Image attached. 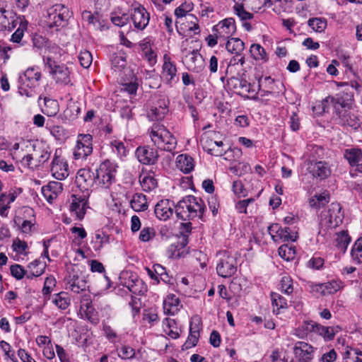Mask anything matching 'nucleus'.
<instances>
[{"label": "nucleus", "instance_id": "5", "mask_svg": "<svg viewBox=\"0 0 362 362\" xmlns=\"http://www.w3.org/2000/svg\"><path fill=\"white\" fill-rule=\"evenodd\" d=\"M72 12L64 4H57L47 9V23L49 28H63L67 25Z\"/></svg>", "mask_w": 362, "mask_h": 362}, {"label": "nucleus", "instance_id": "12", "mask_svg": "<svg viewBox=\"0 0 362 362\" xmlns=\"http://www.w3.org/2000/svg\"><path fill=\"white\" fill-rule=\"evenodd\" d=\"M267 230L275 242L279 240L283 242H295L298 239V231L296 227L282 228L279 223H272L268 227Z\"/></svg>", "mask_w": 362, "mask_h": 362}, {"label": "nucleus", "instance_id": "64", "mask_svg": "<svg viewBox=\"0 0 362 362\" xmlns=\"http://www.w3.org/2000/svg\"><path fill=\"white\" fill-rule=\"evenodd\" d=\"M293 281L290 276H284L281 278L280 281L281 291L286 294H291L293 291Z\"/></svg>", "mask_w": 362, "mask_h": 362}, {"label": "nucleus", "instance_id": "52", "mask_svg": "<svg viewBox=\"0 0 362 362\" xmlns=\"http://www.w3.org/2000/svg\"><path fill=\"white\" fill-rule=\"evenodd\" d=\"M145 269L150 278L156 281V284H159V277L165 272V268L159 264H155L151 268L146 267Z\"/></svg>", "mask_w": 362, "mask_h": 362}, {"label": "nucleus", "instance_id": "1", "mask_svg": "<svg viewBox=\"0 0 362 362\" xmlns=\"http://www.w3.org/2000/svg\"><path fill=\"white\" fill-rule=\"evenodd\" d=\"M175 212L176 217L183 221H190L196 218H202L204 206L194 196H187L176 205L169 199H162L155 206L154 213L161 221H166Z\"/></svg>", "mask_w": 362, "mask_h": 362}, {"label": "nucleus", "instance_id": "28", "mask_svg": "<svg viewBox=\"0 0 362 362\" xmlns=\"http://www.w3.org/2000/svg\"><path fill=\"white\" fill-rule=\"evenodd\" d=\"M185 19V24L177 23L175 22V26L177 31L180 34L185 35L186 33L190 34L191 32H194V34L200 33V28L198 23H196L197 18L193 15H189Z\"/></svg>", "mask_w": 362, "mask_h": 362}, {"label": "nucleus", "instance_id": "10", "mask_svg": "<svg viewBox=\"0 0 362 362\" xmlns=\"http://www.w3.org/2000/svg\"><path fill=\"white\" fill-rule=\"evenodd\" d=\"M192 223L190 221L181 223L179 226L178 240L170 245L169 250L171 251V257L180 258L184 252V249L188 243V237L191 233Z\"/></svg>", "mask_w": 362, "mask_h": 362}, {"label": "nucleus", "instance_id": "25", "mask_svg": "<svg viewBox=\"0 0 362 362\" xmlns=\"http://www.w3.org/2000/svg\"><path fill=\"white\" fill-rule=\"evenodd\" d=\"M62 190V184L57 181L49 182L47 185L43 186L41 189L42 195L49 204H52L57 198Z\"/></svg>", "mask_w": 362, "mask_h": 362}, {"label": "nucleus", "instance_id": "63", "mask_svg": "<svg viewBox=\"0 0 362 362\" xmlns=\"http://www.w3.org/2000/svg\"><path fill=\"white\" fill-rule=\"evenodd\" d=\"M78 60L81 65L83 68H88L90 66L93 61V57L90 52L86 49L81 51L78 55Z\"/></svg>", "mask_w": 362, "mask_h": 362}, {"label": "nucleus", "instance_id": "61", "mask_svg": "<svg viewBox=\"0 0 362 362\" xmlns=\"http://www.w3.org/2000/svg\"><path fill=\"white\" fill-rule=\"evenodd\" d=\"M11 274L17 280L22 279L24 276L27 278V270L23 266L14 264L10 267Z\"/></svg>", "mask_w": 362, "mask_h": 362}, {"label": "nucleus", "instance_id": "56", "mask_svg": "<svg viewBox=\"0 0 362 362\" xmlns=\"http://www.w3.org/2000/svg\"><path fill=\"white\" fill-rule=\"evenodd\" d=\"M308 24L315 32L321 33L327 27V21L322 18H313L308 20Z\"/></svg>", "mask_w": 362, "mask_h": 362}, {"label": "nucleus", "instance_id": "32", "mask_svg": "<svg viewBox=\"0 0 362 362\" xmlns=\"http://www.w3.org/2000/svg\"><path fill=\"white\" fill-rule=\"evenodd\" d=\"M182 305L178 298L174 294H169L163 302V311L165 314L174 315L180 309Z\"/></svg>", "mask_w": 362, "mask_h": 362}, {"label": "nucleus", "instance_id": "43", "mask_svg": "<svg viewBox=\"0 0 362 362\" xmlns=\"http://www.w3.org/2000/svg\"><path fill=\"white\" fill-rule=\"evenodd\" d=\"M110 146L112 153L117 158L123 160L127 156L129 151L122 141L113 140L110 142Z\"/></svg>", "mask_w": 362, "mask_h": 362}, {"label": "nucleus", "instance_id": "60", "mask_svg": "<svg viewBox=\"0 0 362 362\" xmlns=\"http://www.w3.org/2000/svg\"><path fill=\"white\" fill-rule=\"evenodd\" d=\"M202 329V322L199 316H194L191 318L189 325V333L200 336V331Z\"/></svg>", "mask_w": 362, "mask_h": 362}, {"label": "nucleus", "instance_id": "19", "mask_svg": "<svg viewBox=\"0 0 362 362\" xmlns=\"http://www.w3.org/2000/svg\"><path fill=\"white\" fill-rule=\"evenodd\" d=\"M88 208V199L86 194H72L69 206L70 212L75 215L78 220H82Z\"/></svg>", "mask_w": 362, "mask_h": 362}, {"label": "nucleus", "instance_id": "31", "mask_svg": "<svg viewBox=\"0 0 362 362\" xmlns=\"http://www.w3.org/2000/svg\"><path fill=\"white\" fill-rule=\"evenodd\" d=\"M330 104L333 106L334 114L335 117H338V111L344 112L351 110L352 105L349 103L344 96L341 94H337L336 96H330Z\"/></svg>", "mask_w": 362, "mask_h": 362}, {"label": "nucleus", "instance_id": "47", "mask_svg": "<svg viewBox=\"0 0 362 362\" xmlns=\"http://www.w3.org/2000/svg\"><path fill=\"white\" fill-rule=\"evenodd\" d=\"M351 241V238L347 231L342 230L337 233L336 246L343 253L346 252Z\"/></svg>", "mask_w": 362, "mask_h": 362}, {"label": "nucleus", "instance_id": "9", "mask_svg": "<svg viewBox=\"0 0 362 362\" xmlns=\"http://www.w3.org/2000/svg\"><path fill=\"white\" fill-rule=\"evenodd\" d=\"M262 85V78H259L258 83H250L245 79L232 76L227 80V86L230 90L237 94L246 96L247 94H254L255 95L261 90Z\"/></svg>", "mask_w": 362, "mask_h": 362}, {"label": "nucleus", "instance_id": "34", "mask_svg": "<svg viewBox=\"0 0 362 362\" xmlns=\"http://www.w3.org/2000/svg\"><path fill=\"white\" fill-rule=\"evenodd\" d=\"M33 148L39 167L49 159L52 153L49 146L45 144L38 146L33 145Z\"/></svg>", "mask_w": 362, "mask_h": 362}, {"label": "nucleus", "instance_id": "62", "mask_svg": "<svg viewBox=\"0 0 362 362\" xmlns=\"http://www.w3.org/2000/svg\"><path fill=\"white\" fill-rule=\"evenodd\" d=\"M233 9L235 13L240 18L242 21H245L253 18L252 13L245 10L243 4L234 5Z\"/></svg>", "mask_w": 362, "mask_h": 362}, {"label": "nucleus", "instance_id": "29", "mask_svg": "<svg viewBox=\"0 0 362 362\" xmlns=\"http://www.w3.org/2000/svg\"><path fill=\"white\" fill-rule=\"evenodd\" d=\"M308 170L313 177L320 180L327 178L331 173L328 164L323 161L311 163Z\"/></svg>", "mask_w": 362, "mask_h": 362}, {"label": "nucleus", "instance_id": "7", "mask_svg": "<svg viewBox=\"0 0 362 362\" xmlns=\"http://www.w3.org/2000/svg\"><path fill=\"white\" fill-rule=\"evenodd\" d=\"M47 66H45L48 69V73L56 84L59 86H72L71 71L64 64L53 62L49 58L47 59Z\"/></svg>", "mask_w": 362, "mask_h": 362}, {"label": "nucleus", "instance_id": "20", "mask_svg": "<svg viewBox=\"0 0 362 362\" xmlns=\"http://www.w3.org/2000/svg\"><path fill=\"white\" fill-rule=\"evenodd\" d=\"M76 182L83 190H88L94 185H98L95 173L90 168H82L77 172Z\"/></svg>", "mask_w": 362, "mask_h": 362}, {"label": "nucleus", "instance_id": "59", "mask_svg": "<svg viewBox=\"0 0 362 362\" xmlns=\"http://www.w3.org/2000/svg\"><path fill=\"white\" fill-rule=\"evenodd\" d=\"M249 52L255 60L268 59L267 53L264 47H250Z\"/></svg>", "mask_w": 362, "mask_h": 362}, {"label": "nucleus", "instance_id": "14", "mask_svg": "<svg viewBox=\"0 0 362 362\" xmlns=\"http://www.w3.org/2000/svg\"><path fill=\"white\" fill-rule=\"evenodd\" d=\"M110 20L115 25L124 28V30L119 32L121 40L120 44L122 45H132V42L125 37L133 32V30H131L129 14L125 13H112L111 14Z\"/></svg>", "mask_w": 362, "mask_h": 362}, {"label": "nucleus", "instance_id": "45", "mask_svg": "<svg viewBox=\"0 0 362 362\" xmlns=\"http://www.w3.org/2000/svg\"><path fill=\"white\" fill-rule=\"evenodd\" d=\"M127 288L132 294L137 296H143L147 291V286L138 278L129 283Z\"/></svg>", "mask_w": 362, "mask_h": 362}, {"label": "nucleus", "instance_id": "36", "mask_svg": "<svg viewBox=\"0 0 362 362\" xmlns=\"http://www.w3.org/2000/svg\"><path fill=\"white\" fill-rule=\"evenodd\" d=\"M64 54V51L60 47H46L42 55L45 66H47V58L53 62H58Z\"/></svg>", "mask_w": 362, "mask_h": 362}, {"label": "nucleus", "instance_id": "54", "mask_svg": "<svg viewBox=\"0 0 362 362\" xmlns=\"http://www.w3.org/2000/svg\"><path fill=\"white\" fill-rule=\"evenodd\" d=\"M139 54L144 59L148 62L149 65L153 66L156 63V54L153 51L151 47H141Z\"/></svg>", "mask_w": 362, "mask_h": 362}, {"label": "nucleus", "instance_id": "3", "mask_svg": "<svg viewBox=\"0 0 362 362\" xmlns=\"http://www.w3.org/2000/svg\"><path fill=\"white\" fill-rule=\"evenodd\" d=\"M42 77L40 69L36 66L28 68L18 78V93L21 95L33 98L35 95V88L39 86Z\"/></svg>", "mask_w": 362, "mask_h": 362}, {"label": "nucleus", "instance_id": "22", "mask_svg": "<svg viewBox=\"0 0 362 362\" xmlns=\"http://www.w3.org/2000/svg\"><path fill=\"white\" fill-rule=\"evenodd\" d=\"M293 354L299 362H310L314 356V348L305 341H297L293 347Z\"/></svg>", "mask_w": 362, "mask_h": 362}, {"label": "nucleus", "instance_id": "42", "mask_svg": "<svg viewBox=\"0 0 362 362\" xmlns=\"http://www.w3.org/2000/svg\"><path fill=\"white\" fill-rule=\"evenodd\" d=\"M344 158L351 166H356L362 158V151L358 148H347L344 151Z\"/></svg>", "mask_w": 362, "mask_h": 362}, {"label": "nucleus", "instance_id": "49", "mask_svg": "<svg viewBox=\"0 0 362 362\" xmlns=\"http://www.w3.org/2000/svg\"><path fill=\"white\" fill-rule=\"evenodd\" d=\"M52 303L61 310L66 309L70 304L68 293L66 292L57 293L52 299Z\"/></svg>", "mask_w": 362, "mask_h": 362}, {"label": "nucleus", "instance_id": "17", "mask_svg": "<svg viewBox=\"0 0 362 362\" xmlns=\"http://www.w3.org/2000/svg\"><path fill=\"white\" fill-rule=\"evenodd\" d=\"M130 18L134 28L143 30L149 23L150 14L142 5L137 3L132 5L130 10Z\"/></svg>", "mask_w": 362, "mask_h": 362}, {"label": "nucleus", "instance_id": "51", "mask_svg": "<svg viewBox=\"0 0 362 362\" xmlns=\"http://www.w3.org/2000/svg\"><path fill=\"white\" fill-rule=\"evenodd\" d=\"M344 359H350L353 362H362V351L358 348L347 346L344 353Z\"/></svg>", "mask_w": 362, "mask_h": 362}, {"label": "nucleus", "instance_id": "6", "mask_svg": "<svg viewBox=\"0 0 362 362\" xmlns=\"http://www.w3.org/2000/svg\"><path fill=\"white\" fill-rule=\"evenodd\" d=\"M118 165L109 159L102 162L95 170L98 185L103 188H109L115 182Z\"/></svg>", "mask_w": 362, "mask_h": 362}, {"label": "nucleus", "instance_id": "2", "mask_svg": "<svg viewBox=\"0 0 362 362\" xmlns=\"http://www.w3.org/2000/svg\"><path fill=\"white\" fill-rule=\"evenodd\" d=\"M222 134L218 132L205 131V151L214 156H221L224 153L225 160H230V153H233L237 157L242 155L239 148H229L225 151L223 148Z\"/></svg>", "mask_w": 362, "mask_h": 362}, {"label": "nucleus", "instance_id": "16", "mask_svg": "<svg viewBox=\"0 0 362 362\" xmlns=\"http://www.w3.org/2000/svg\"><path fill=\"white\" fill-rule=\"evenodd\" d=\"M93 136L89 134H79L76 145L74 149V157L76 160L86 159L93 152Z\"/></svg>", "mask_w": 362, "mask_h": 362}, {"label": "nucleus", "instance_id": "40", "mask_svg": "<svg viewBox=\"0 0 362 362\" xmlns=\"http://www.w3.org/2000/svg\"><path fill=\"white\" fill-rule=\"evenodd\" d=\"M228 52L231 54H235V55L230 59L228 68L230 66H233L236 64H243L245 62V54L243 53V51L245 49V47H226Z\"/></svg>", "mask_w": 362, "mask_h": 362}, {"label": "nucleus", "instance_id": "37", "mask_svg": "<svg viewBox=\"0 0 362 362\" xmlns=\"http://www.w3.org/2000/svg\"><path fill=\"white\" fill-rule=\"evenodd\" d=\"M132 209L135 211H145L148 209V204L146 196L142 193H136L130 200Z\"/></svg>", "mask_w": 362, "mask_h": 362}, {"label": "nucleus", "instance_id": "44", "mask_svg": "<svg viewBox=\"0 0 362 362\" xmlns=\"http://www.w3.org/2000/svg\"><path fill=\"white\" fill-rule=\"evenodd\" d=\"M139 182L145 192H151L158 186L157 180L150 173L141 175Z\"/></svg>", "mask_w": 362, "mask_h": 362}, {"label": "nucleus", "instance_id": "55", "mask_svg": "<svg viewBox=\"0 0 362 362\" xmlns=\"http://www.w3.org/2000/svg\"><path fill=\"white\" fill-rule=\"evenodd\" d=\"M167 112L166 105H164V107L160 106L159 107H152L148 112V117L151 120H161L164 118Z\"/></svg>", "mask_w": 362, "mask_h": 362}, {"label": "nucleus", "instance_id": "18", "mask_svg": "<svg viewBox=\"0 0 362 362\" xmlns=\"http://www.w3.org/2000/svg\"><path fill=\"white\" fill-rule=\"evenodd\" d=\"M336 120H337L338 124L344 127H349L354 131H357L362 125V117L351 110L338 111V117H336Z\"/></svg>", "mask_w": 362, "mask_h": 362}, {"label": "nucleus", "instance_id": "39", "mask_svg": "<svg viewBox=\"0 0 362 362\" xmlns=\"http://www.w3.org/2000/svg\"><path fill=\"white\" fill-rule=\"evenodd\" d=\"M192 9L193 4L191 1H185L177 7L175 10L177 23L185 24L184 18H186L189 15L188 13L192 11Z\"/></svg>", "mask_w": 362, "mask_h": 362}, {"label": "nucleus", "instance_id": "30", "mask_svg": "<svg viewBox=\"0 0 362 362\" xmlns=\"http://www.w3.org/2000/svg\"><path fill=\"white\" fill-rule=\"evenodd\" d=\"M163 329L164 333L173 339H178L180 337L181 328L174 319L165 318L163 321Z\"/></svg>", "mask_w": 362, "mask_h": 362}, {"label": "nucleus", "instance_id": "41", "mask_svg": "<svg viewBox=\"0 0 362 362\" xmlns=\"http://www.w3.org/2000/svg\"><path fill=\"white\" fill-rule=\"evenodd\" d=\"M59 111V105L57 100L45 97L42 112L48 117L55 116Z\"/></svg>", "mask_w": 362, "mask_h": 362}, {"label": "nucleus", "instance_id": "4", "mask_svg": "<svg viewBox=\"0 0 362 362\" xmlns=\"http://www.w3.org/2000/svg\"><path fill=\"white\" fill-rule=\"evenodd\" d=\"M150 136L154 144L161 150L173 152L177 146L175 137L163 125L153 124Z\"/></svg>", "mask_w": 362, "mask_h": 362}, {"label": "nucleus", "instance_id": "38", "mask_svg": "<svg viewBox=\"0 0 362 362\" xmlns=\"http://www.w3.org/2000/svg\"><path fill=\"white\" fill-rule=\"evenodd\" d=\"M329 223L334 226H337L342 223L344 218L341 212V207L338 203H332L329 211Z\"/></svg>", "mask_w": 362, "mask_h": 362}, {"label": "nucleus", "instance_id": "15", "mask_svg": "<svg viewBox=\"0 0 362 362\" xmlns=\"http://www.w3.org/2000/svg\"><path fill=\"white\" fill-rule=\"evenodd\" d=\"M237 264L236 257L224 252L216 266L217 274L223 278L230 277L236 273Z\"/></svg>", "mask_w": 362, "mask_h": 362}, {"label": "nucleus", "instance_id": "50", "mask_svg": "<svg viewBox=\"0 0 362 362\" xmlns=\"http://www.w3.org/2000/svg\"><path fill=\"white\" fill-rule=\"evenodd\" d=\"M85 316L92 325H96L100 322L98 313L94 308L91 302H88L86 304V310H84Z\"/></svg>", "mask_w": 362, "mask_h": 362}, {"label": "nucleus", "instance_id": "8", "mask_svg": "<svg viewBox=\"0 0 362 362\" xmlns=\"http://www.w3.org/2000/svg\"><path fill=\"white\" fill-rule=\"evenodd\" d=\"M66 289L70 290L75 293L86 290V276L78 266H74L68 270V274L64 277Z\"/></svg>", "mask_w": 362, "mask_h": 362}, {"label": "nucleus", "instance_id": "13", "mask_svg": "<svg viewBox=\"0 0 362 362\" xmlns=\"http://www.w3.org/2000/svg\"><path fill=\"white\" fill-rule=\"evenodd\" d=\"M62 151L57 149L50 163L52 175L58 180H63L69 175V169L66 160L62 156Z\"/></svg>", "mask_w": 362, "mask_h": 362}, {"label": "nucleus", "instance_id": "53", "mask_svg": "<svg viewBox=\"0 0 362 362\" xmlns=\"http://www.w3.org/2000/svg\"><path fill=\"white\" fill-rule=\"evenodd\" d=\"M271 299L272 306L276 308V310L279 311L280 309H286L287 308V300L286 299L281 296L280 294L274 292L271 293ZM274 313H275V310L274 309Z\"/></svg>", "mask_w": 362, "mask_h": 362}, {"label": "nucleus", "instance_id": "58", "mask_svg": "<svg viewBox=\"0 0 362 362\" xmlns=\"http://www.w3.org/2000/svg\"><path fill=\"white\" fill-rule=\"evenodd\" d=\"M329 105H331L330 96H327L313 106V111L315 115H322L323 113L329 112Z\"/></svg>", "mask_w": 362, "mask_h": 362}, {"label": "nucleus", "instance_id": "11", "mask_svg": "<svg viewBox=\"0 0 362 362\" xmlns=\"http://www.w3.org/2000/svg\"><path fill=\"white\" fill-rule=\"evenodd\" d=\"M235 20L233 18H228L221 21L218 25L213 27L215 38L211 35L205 40H208V45H215L218 43L217 40L222 37L228 38L235 31Z\"/></svg>", "mask_w": 362, "mask_h": 362}, {"label": "nucleus", "instance_id": "57", "mask_svg": "<svg viewBox=\"0 0 362 362\" xmlns=\"http://www.w3.org/2000/svg\"><path fill=\"white\" fill-rule=\"evenodd\" d=\"M351 255L355 262L358 264L362 263V237L355 242L351 249Z\"/></svg>", "mask_w": 362, "mask_h": 362}, {"label": "nucleus", "instance_id": "35", "mask_svg": "<svg viewBox=\"0 0 362 362\" xmlns=\"http://www.w3.org/2000/svg\"><path fill=\"white\" fill-rule=\"evenodd\" d=\"M194 167L193 158L187 154H180L176 158V168L181 172L187 174Z\"/></svg>", "mask_w": 362, "mask_h": 362}, {"label": "nucleus", "instance_id": "26", "mask_svg": "<svg viewBox=\"0 0 362 362\" xmlns=\"http://www.w3.org/2000/svg\"><path fill=\"white\" fill-rule=\"evenodd\" d=\"M120 79L124 91H127L130 95L136 94L138 89V83L137 78L132 69H127L126 75H122Z\"/></svg>", "mask_w": 362, "mask_h": 362}, {"label": "nucleus", "instance_id": "23", "mask_svg": "<svg viewBox=\"0 0 362 362\" xmlns=\"http://www.w3.org/2000/svg\"><path fill=\"white\" fill-rule=\"evenodd\" d=\"M18 17L12 10L0 8V28L11 31L18 24Z\"/></svg>", "mask_w": 362, "mask_h": 362}, {"label": "nucleus", "instance_id": "48", "mask_svg": "<svg viewBox=\"0 0 362 362\" xmlns=\"http://www.w3.org/2000/svg\"><path fill=\"white\" fill-rule=\"evenodd\" d=\"M278 252L282 259L291 261L296 257V247L289 244H284L279 247Z\"/></svg>", "mask_w": 362, "mask_h": 362}, {"label": "nucleus", "instance_id": "24", "mask_svg": "<svg viewBox=\"0 0 362 362\" xmlns=\"http://www.w3.org/2000/svg\"><path fill=\"white\" fill-rule=\"evenodd\" d=\"M164 63L163 65V78L165 80L168 84L172 85L179 81L177 76V69L175 65L171 62L170 58L165 54Z\"/></svg>", "mask_w": 362, "mask_h": 362}, {"label": "nucleus", "instance_id": "21", "mask_svg": "<svg viewBox=\"0 0 362 362\" xmlns=\"http://www.w3.org/2000/svg\"><path fill=\"white\" fill-rule=\"evenodd\" d=\"M135 153L139 161L144 165L156 163L159 157L157 150L148 146L138 147Z\"/></svg>", "mask_w": 362, "mask_h": 362}, {"label": "nucleus", "instance_id": "46", "mask_svg": "<svg viewBox=\"0 0 362 362\" xmlns=\"http://www.w3.org/2000/svg\"><path fill=\"white\" fill-rule=\"evenodd\" d=\"M314 323L313 320L304 321L296 329L295 334L300 339H304L313 333Z\"/></svg>", "mask_w": 362, "mask_h": 362}, {"label": "nucleus", "instance_id": "33", "mask_svg": "<svg viewBox=\"0 0 362 362\" xmlns=\"http://www.w3.org/2000/svg\"><path fill=\"white\" fill-rule=\"evenodd\" d=\"M46 266L47 264L45 262H43L38 259L31 262L27 267V279H32L34 277L41 276L45 272Z\"/></svg>", "mask_w": 362, "mask_h": 362}, {"label": "nucleus", "instance_id": "27", "mask_svg": "<svg viewBox=\"0 0 362 362\" xmlns=\"http://www.w3.org/2000/svg\"><path fill=\"white\" fill-rule=\"evenodd\" d=\"M112 69L119 74V76L126 75V69H130L127 66L126 54L122 50L113 53L111 57Z\"/></svg>", "mask_w": 362, "mask_h": 362}]
</instances>
